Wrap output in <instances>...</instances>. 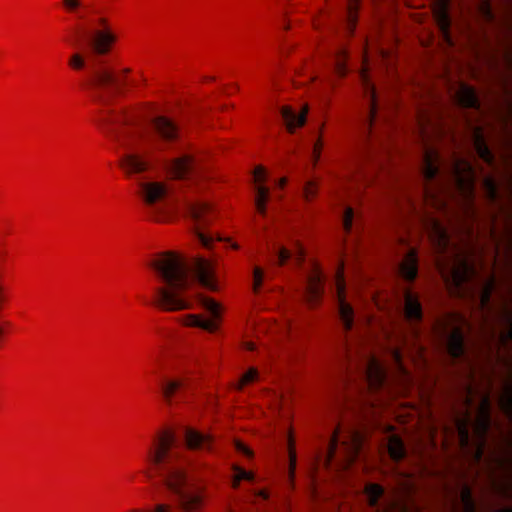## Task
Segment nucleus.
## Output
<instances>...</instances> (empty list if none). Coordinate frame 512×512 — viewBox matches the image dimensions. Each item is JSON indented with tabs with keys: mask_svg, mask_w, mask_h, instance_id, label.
I'll list each match as a JSON object with an SVG mask.
<instances>
[{
	"mask_svg": "<svg viewBox=\"0 0 512 512\" xmlns=\"http://www.w3.org/2000/svg\"><path fill=\"white\" fill-rule=\"evenodd\" d=\"M161 285L154 289V304L165 311L191 309L194 300L210 314L211 319L199 315H188L184 319L187 326L198 327L208 332L218 329L222 308L219 303L201 294L190 295L189 288L196 279L206 289L216 291L212 263L198 257L193 266L173 252H164L150 262Z\"/></svg>",
	"mask_w": 512,
	"mask_h": 512,
	"instance_id": "1",
	"label": "nucleus"
},
{
	"mask_svg": "<svg viewBox=\"0 0 512 512\" xmlns=\"http://www.w3.org/2000/svg\"><path fill=\"white\" fill-rule=\"evenodd\" d=\"M116 40L117 36L105 18L90 20L76 32V45L83 44L84 52H76L69 59L70 67L75 70L88 67L85 86L93 100L102 106L112 102L122 84L106 60Z\"/></svg>",
	"mask_w": 512,
	"mask_h": 512,
	"instance_id": "2",
	"label": "nucleus"
},
{
	"mask_svg": "<svg viewBox=\"0 0 512 512\" xmlns=\"http://www.w3.org/2000/svg\"><path fill=\"white\" fill-rule=\"evenodd\" d=\"M186 450L170 431L157 436L147 450L145 460L149 478L156 477L174 495L177 508L182 512H197L202 507V497L190 486L186 472Z\"/></svg>",
	"mask_w": 512,
	"mask_h": 512,
	"instance_id": "3",
	"label": "nucleus"
},
{
	"mask_svg": "<svg viewBox=\"0 0 512 512\" xmlns=\"http://www.w3.org/2000/svg\"><path fill=\"white\" fill-rule=\"evenodd\" d=\"M100 121L103 131L120 148L130 149L141 137L140 131L136 128V118L123 109H103Z\"/></svg>",
	"mask_w": 512,
	"mask_h": 512,
	"instance_id": "4",
	"label": "nucleus"
},
{
	"mask_svg": "<svg viewBox=\"0 0 512 512\" xmlns=\"http://www.w3.org/2000/svg\"><path fill=\"white\" fill-rule=\"evenodd\" d=\"M363 444L364 435L359 429L348 427L342 431L338 426L328 445L327 461L330 464L339 460L340 465L348 467L360 456Z\"/></svg>",
	"mask_w": 512,
	"mask_h": 512,
	"instance_id": "5",
	"label": "nucleus"
},
{
	"mask_svg": "<svg viewBox=\"0 0 512 512\" xmlns=\"http://www.w3.org/2000/svg\"><path fill=\"white\" fill-rule=\"evenodd\" d=\"M467 324L466 319L458 314H450L445 319L436 322L433 329L440 344L454 360L465 356V337L462 329L456 323Z\"/></svg>",
	"mask_w": 512,
	"mask_h": 512,
	"instance_id": "6",
	"label": "nucleus"
},
{
	"mask_svg": "<svg viewBox=\"0 0 512 512\" xmlns=\"http://www.w3.org/2000/svg\"><path fill=\"white\" fill-rule=\"evenodd\" d=\"M147 214L155 221H164L173 209V200L166 186L158 182L139 183Z\"/></svg>",
	"mask_w": 512,
	"mask_h": 512,
	"instance_id": "7",
	"label": "nucleus"
},
{
	"mask_svg": "<svg viewBox=\"0 0 512 512\" xmlns=\"http://www.w3.org/2000/svg\"><path fill=\"white\" fill-rule=\"evenodd\" d=\"M186 209L196 224V235L200 244L209 249L211 248L214 237L203 231V226L208 222L209 216L213 213L209 203L204 201H189Z\"/></svg>",
	"mask_w": 512,
	"mask_h": 512,
	"instance_id": "8",
	"label": "nucleus"
},
{
	"mask_svg": "<svg viewBox=\"0 0 512 512\" xmlns=\"http://www.w3.org/2000/svg\"><path fill=\"white\" fill-rule=\"evenodd\" d=\"M455 292L463 297H473L474 282L478 281V272L466 260L461 261L459 267L451 271Z\"/></svg>",
	"mask_w": 512,
	"mask_h": 512,
	"instance_id": "9",
	"label": "nucleus"
},
{
	"mask_svg": "<svg viewBox=\"0 0 512 512\" xmlns=\"http://www.w3.org/2000/svg\"><path fill=\"white\" fill-rule=\"evenodd\" d=\"M169 174L176 179H189L198 172V162L193 154L185 153L168 160L165 164Z\"/></svg>",
	"mask_w": 512,
	"mask_h": 512,
	"instance_id": "10",
	"label": "nucleus"
},
{
	"mask_svg": "<svg viewBox=\"0 0 512 512\" xmlns=\"http://www.w3.org/2000/svg\"><path fill=\"white\" fill-rule=\"evenodd\" d=\"M153 132L156 136V148L162 149V144L172 143L179 139L180 132L177 124L165 116H158L152 121Z\"/></svg>",
	"mask_w": 512,
	"mask_h": 512,
	"instance_id": "11",
	"label": "nucleus"
},
{
	"mask_svg": "<svg viewBox=\"0 0 512 512\" xmlns=\"http://www.w3.org/2000/svg\"><path fill=\"white\" fill-rule=\"evenodd\" d=\"M428 238L439 254H444L450 247V238L440 221L432 217L423 220Z\"/></svg>",
	"mask_w": 512,
	"mask_h": 512,
	"instance_id": "12",
	"label": "nucleus"
},
{
	"mask_svg": "<svg viewBox=\"0 0 512 512\" xmlns=\"http://www.w3.org/2000/svg\"><path fill=\"white\" fill-rule=\"evenodd\" d=\"M337 304L339 319L345 331L352 330L354 326V310L345 298V282L343 276L337 280Z\"/></svg>",
	"mask_w": 512,
	"mask_h": 512,
	"instance_id": "13",
	"label": "nucleus"
},
{
	"mask_svg": "<svg viewBox=\"0 0 512 512\" xmlns=\"http://www.w3.org/2000/svg\"><path fill=\"white\" fill-rule=\"evenodd\" d=\"M362 375L368 386L373 389L380 388L385 382V371L378 360L371 356H366L362 367Z\"/></svg>",
	"mask_w": 512,
	"mask_h": 512,
	"instance_id": "14",
	"label": "nucleus"
},
{
	"mask_svg": "<svg viewBox=\"0 0 512 512\" xmlns=\"http://www.w3.org/2000/svg\"><path fill=\"white\" fill-rule=\"evenodd\" d=\"M184 437L187 448L199 451H212L213 439L210 435L192 428H186Z\"/></svg>",
	"mask_w": 512,
	"mask_h": 512,
	"instance_id": "15",
	"label": "nucleus"
},
{
	"mask_svg": "<svg viewBox=\"0 0 512 512\" xmlns=\"http://www.w3.org/2000/svg\"><path fill=\"white\" fill-rule=\"evenodd\" d=\"M499 321L505 326V330L497 332L494 329L490 332L492 338H497L501 345H506L508 342L512 343V311L503 304L499 313Z\"/></svg>",
	"mask_w": 512,
	"mask_h": 512,
	"instance_id": "16",
	"label": "nucleus"
},
{
	"mask_svg": "<svg viewBox=\"0 0 512 512\" xmlns=\"http://www.w3.org/2000/svg\"><path fill=\"white\" fill-rule=\"evenodd\" d=\"M254 180L258 183L256 187L255 206L259 214L264 215L266 203L269 199V189L263 185L265 181V170L263 167H257L254 172Z\"/></svg>",
	"mask_w": 512,
	"mask_h": 512,
	"instance_id": "17",
	"label": "nucleus"
},
{
	"mask_svg": "<svg viewBox=\"0 0 512 512\" xmlns=\"http://www.w3.org/2000/svg\"><path fill=\"white\" fill-rule=\"evenodd\" d=\"M121 168L129 175L139 174L147 170L148 162L136 153L126 152L120 157Z\"/></svg>",
	"mask_w": 512,
	"mask_h": 512,
	"instance_id": "18",
	"label": "nucleus"
},
{
	"mask_svg": "<svg viewBox=\"0 0 512 512\" xmlns=\"http://www.w3.org/2000/svg\"><path fill=\"white\" fill-rule=\"evenodd\" d=\"M323 293V278L320 271L316 268L307 276L306 298L313 305Z\"/></svg>",
	"mask_w": 512,
	"mask_h": 512,
	"instance_id": "19",
	"label": "nucleus"
},
{
	"mask_svg": "<svg viewBox=\"0 0 512 512\" xmlns=\"http://www.w3.org/2000/svg\"><path fill=\"white\" fill-rule=\"evenodd\" d=\"M365 494L368 504L374 509V512H392L394 504H387L383 507L379 505V501L384 495V489L381 485L376 483L367 484Z\"/></svg>",
	"mask_w": 512,
	"mask_h": 512,
	"instance_id": "20",
	"label": "nucleus"
},
{
	"mask_svg": "<svg viewBox=\"0 0 512 512\" xmlns=\"http://www.w3.org/2000/svg\"><path fill=\"white\" fill-rule=\"evenodd\" d=\"M399 271L404 279L413 281L418 274L417 251L410 248L399 265Z\"/></svg>",
	"mask_w": 512,
	"mask_h": 512,
	"instance_id": "21",
	"label": "nucleus"
},
{
	"mask_svg": "<svg viewBox=\"0 0 512 512\" xmlns=\"http://www.w3.org/2000/svg\"><path fill=\"white\" fill-rule=\"evenodd\" d=\"M405 317L412 323H419L423 317L422 305L411 291L405 292Z\"/></svg>",
	"mask_w": 512,
	"mask_h": 512,
	"instance_id": "22",
	"label": "nucleus"
},
{
	"mask_svg": "<svg viewBox=\"0 0 512 512\" xmlns=\"http://www.w3.org/2000/svg\"><path fill=\"white\" fill-rule=\"evenodd\" d=\"M307 112V107H305L300 113H296L289 107L282 108L281 115L289 132L293 133L295 128L301 127L305 124Z\"/></svg>",
	"mask_w": 512,
	"mask_h": 512,
	"instance_id": "23",
	"label": "nucleus"
},
{
	"mask_svg": "<svg viewBox=\"0 0 512 512\" xmlns=\"http://www.w3.org/2000/svg\"><path fill=\"white\" fill-rule=\"evenodd\" d=\"M437 154L432 150H426L423 156V169L422 175L425 181L432 182L439 174V167L437 165Z\"/></svg>",
	"mask_w": 512,
	"mask_h": 512,
	"instance_id": "24",
	"label": "nucleus"
},
{
	"mask_svg": "<svg viewBox=\"0 0 512 512\" xmlns=\"http://www.w3.org/2000/svg\"><path fill=\"white\" fill-rule=\"evenodd\" d=\"M368 92H369V98H370V108H369V115L367 117V120L365 122V125H364V130H363V137L365 138V140H369L370 137L372 136V133H373V130H374V127H375V123H376V118H377V101H376V94H375V90L373 87H369L368 88Z\"/></svg>",
	"mask_w": 512,
	"mask_h": 512,
	"instance_id": "25",
	"label": "nucleus"
},
{
	"mask_svg": "<svg viewBox=\"0 0 512 512\" xmlns=\"http://www.w3.org/2000/svg\"><path fill=\"white\" fill-rule=\"evenodd\" d=\"M276 263L284 265L288 260L294 259L298 264L304 260V249L300 244H296L295 250L291 251L285 247L275 249Z\"/></svg>",
	"mask_w": 512,
	"mask_h": 512,
	"instance_id": "26",
	"label": "nucleus"
},
{
	"mask_svg": "<svg viewBox=\"0 0 512 512\" xmlns=\"http://www.w3.org/2000/svg\"><path fill=\"white\" fill-rule=\"evenodd\" d=\"M477 285H479L478 297L480 306L483 310H487L489 312L491 310L490 299L495 286V279L494 277H491L487 280L481 279Z\"/></svg>",
	"mask_w": 512,
	"mask_h": 512,
	"instance_id": "27",
	"label": "nucleus"
},
{
	"mask_svg": "<svg viewBox=\"0 0 512 512\" xmlns=\"http://www.w3.org/2000/svg\"><path fill=\"white\" fill-rule=\"evenodd\" d=\"M161 392L165 400L170 403L172 401V397L177 391H180L185 388V381L183 379H166L163 378L160 383Z\"/></svg>",
	"mask_w": 512,
	"mask_h": 512,
	"instance_id": "28",
	"label": "nucleus"
},
{
	"mask_svg": "<svg viewBox=\"0 0 512 512\" xmlns=\"http://www.w3.org/2000/svg\"><path fill=\"white\" fill-rule=\"evenodd\" d=\"M460 103L466 108H478L479 100L473 88L463 85L458 93Z\"/></svg>",
	"mask_w": 512,
	"mask_h": 512,
	"instance_id": "29",
	"label": "nucleus"
},
{
	"mask_svg": "<svg viewBox=\"0 0 512 512\" xmlns=\"http://www.w3.org/2000/svg\"><path fill=\"white\" fill-rule=\"evenodd\" d=\"M475 149L479 157L488 163L489 165H492L494 162V156L491 152L490 148L488 147L487 143L485 142V139L483 138L480 131H478L475 135Z\"/></svg>",
	"mask_w": 512,
	"mask_h": 512,
	"instance_id": "30",
	"label": "nucleus"
},
{
	"mask_svg": "<svg viewBox=\"0 0 512 512\" xmlns=\"http://www.w3.org/2000/svg\"><path fill=\"white\" fill-rule=\"evenodd\" d=\"M388 451L394 461L402 460L406 455L404 443L400 437L393 435L388 442Z\"/></svg>",
	"mask_w": 512,
	"mask_h": 512,
	"instance_id": "31",
	"label": "nucleus"
},
{
	"mask_svg": "<svg viewBox=\"0 0 512 512\" xmlns=\"http://www.w3.org/2000/svg\"><path fill=\"white\" fill-rule=\"evenodd\" d=\"M466 169L467 171L469 172V177L470 179H462V177L459 175V167H458V164L455 165L454 167V170H455V177L457 178V181L459 182V185L460 186H463V188L466 190L465 192L471 196L473 194V169L471 167V165L469 163H466Z\"/></svg>",
	"mask_w": 512,
	"mask_h": 512,
	"instance_id": "32",
	"label": "nucleus"
},
{
	"mask_svg": "<svg viewBox=\"0 0 512 512\" xmlns=\"http://www.w3.org/2000/svg\"><path fill=\"white\" fill-rule=\"evenodd\" d=\"M502 410L512 417V382L509 383L500 399Z\"/></svg>",
	"mask_w": 512,
	"mask_h": 512,
	"instance_id": "33",
	"label": "nucleus"
},
{
	"mask_svg": "<svg viewBox=\"0 0 512 512\" xmlns=\"http://www.w3.org/2000/svg\"><path fill=\"white\" fill-rule=\"evenodd\" d=\"M360 0H348L347 3V21L349 30L352 33L357 19V9L359 5Z\"/></svg>",
	"mask_w": 512,
	"mask_h": 512,
	"instance_id": "34",
	"label": "nucleus"
},
{
	"mask_svg": "<svg viewBox=\"0 0 512 512\" xmlns=\"http://www.w3.org/2000/svg\"><path fill=\"white\" fill-rule=\"evenodd\" d=\"M234 478H233V487L238 488L240 485V482L242 480L246 481H253L254 480V474L252 472L246 471L245 469L235 466L234 467Z\"/></svg>",
	"mask_w": 512,
	"mask_h": 512,
	"instance_id": "35",
	"label": "nucleus"
},
{
	"mask_svg": "<svg viewBox=\"0 0 512 512\" xmlns=\"http://www.w3.org/2000/svg\"><path fill=\"white\" fill-rule=\"evenodd\" d=\"M489 399L486 397L482 404L480 425L484 432H486L490 426V413H489Z\"/></svg>",
	"mask_w": 512,
	"mask_h": 512,
	"instance_id": "36",
	"label": "nucleus"
},
{
	"mask_svg": "<svg viewBox=\"0 0 512 512\" xmlns=\"http://www.w3.org/2000/svg\"><path fill=\"white\" fill-rule=\"evenodd\" d=\"M289 477L292 480L295 473L296 468V453L293 448L292 439H289Z\"/></svg>",
	"mask_w": 512,
	"mask_h": 512,
	"instance_id": "37",
	"label": "nucleus"
},
{
	"mask_svg": "<svg viewBox=\"0 0 512 512\" xmlns=\"http://www.w3.org/2000/svg\"><path fill=\"white\" fill-rule=\"evenodd\" d=\"M354 217V211L351 207H346L343 215V228L346 232H350L352 228V222Z\"/></svg>",
	"mask_w": 512,
	"mask_h": 512,
	"instance_id": "38",
	"label": "nucleus"
},
{
	"mask_svg": "<svg viewBox=\"0 0 512 512\" xmlns=\"http://www.w3.org/2000/svg\"><path fill=\"white\" fill-rule=\"evenodd\" d=\"M258 376V372L256 369L251 368L249 369L245 374H243L239 384L238 388L241 389L244 385L254 381Z\"/></svg>",
	"mask_w": 512,
	"mask_h": 512,
	"instance_id": "39",
	"label": "nucleus"
},
{
	"mask_svg": "<svg viewBox=\"0 0 512 512\" xmlns=\"http://www.w3.org/2000/svg\"><path fill=\"white\" fill-rule=\"evenodd\" d=\"M253 277H254V283H253V289L255 292H258L262 285L263 281V270L259 267H255L253 271Z\"/></svg>",
	"mask_w": 512,
	"mask_h": 512,
	"instance_id": "40",
	"label": "nucleus"
},
{
	"mask_svg": "<svg viewBox=\"0 0 512 512\" xmlns=\"http://www.w3.org/2000/svg\"><path fill=\"white\" fill-rule=\"evenodd\" d=\"M439 22H440V26L443 29V31L447 32V30L449 29V26H450V19H449V16H448L445 8H443L439 12Z\"/></svg>",
	"mask_w": 512,
	"mask_h": 512,
	"instance_id": "41",
	"label": "nucleus"
},
{
	"mask_svg": "<svg viewBox=\"0 0 512 512\" xmlns=\"http://www.w3.org/2000/svg\"><path fill=\"white\" fill-rule=\"evenodd\" d=\"M463 500L465 502L467 512H475L474 511V503L471 497V492L469 489H466L463 493Z\"/></svg>",
	"mask_w": 512,
	"mask_h": 512,
	"instance_id": "42",
	"label": "nucleus"
},
{
	"mask_svg": "<svg viewBox=\"0 0 512 512\" xmlns=\"http://www.w3.org/2000/svg\"><path fill=\"white\" fill-rule=\"evenodd\" d=\"M63 5L70 12H76V10L82 6L81 0H63Z\"/></svg>",
	"mask_w": 512,
	"mask_h": 512,
	"instance_id": "43",
	"label": "nucleus"
},
{
	"mask_svg": "<svg viewBox=\"0 0 512 512\" xmlns=\"http://www.w3.org/2000/svg\"><path fill=\"white\" fill-rule=\"evenodd\" d=\"M458 429L462 442L466 444L469 439V433L464 421H458Z\"/></svg>",
	"mask_w": 512,
	"mask_h": 512,
	"instance_id": "44",
	"label": "nucleus"
},
{
	"mask_svg": "<svg viewBox=\"0 0 512 512\" xmlns=\"http://www.w3.org/2000/svg\"><path fill=\"white\" fill-rule=\"evenodd\" d=\"M235 448H236V450L239 453H242L246 457H252L253 456L252 450L249 447H247L244 443H242L240 441L235 442Z\"/></svg>",
	"mask_w": 512,
	"mask_h": 512,
	"instance_id": "45",
	"label": "nucleus"
},
{
	"mask_svg": "<svg viewBox=\"0 0 512 512\" xmlns=\"http://www.w3.org/2000/svg\"><path fill=\"white\" fill-rule=\"evenodd\" d=\"M304 194L307 200H310L316 194V186L313 182L306 184Z\"/></svg>",
	"mask_w": 512,
	"mask_h": 512,
	"instance_id": "46",
	"label": "nucleus"
},
{
	"mask_svg": "<svg viewBox=\"0 0 512 512\" xmlns=\"http://www.w3.org/2000/svg\"><path fill=\"white\" fill-rule=\"evenodd\" d=\"M344 58L345 57L343 56V60L339 59L338 62H337V66H336L337 72L340 75H344L346 73V67H345V63H344Z\"/></svg>",
	"mask_w": 512,
	"mask_h": 512,
	"instance_id": "47",
	"label": "nucleus"
},
{
	"mask_svg": "<svg viewBox=\"0 0 512 512\" xmlns=\"http://www.w3.org/2000/svg\"><path fill=\"white\" fill-rule=\"evenodd\" d=\"M321 147H322V144L320 141H317L315 144H314V148H313V154H314V157H315V161H317L320 157V150H321Z\"/></svg>",
	"mask_w": 512,
	"mask_h": 512,
	"instance_id": "48",
	"label": "nucleus"
},
{
	"mask_svg": "<svg viewBox=\"0 0 512 512\" xmlns=\"http://www.w3.org/2000/svg\"><path fill=\"white\" fill-rule=\"evenodd\" d=\"M487 185L489 186V191H490L491 197L495 198L497 191H496L494 182L492 180H487Z\"/></svg>",
	"mask_w": 512,
	"mask_h": 512,
	"instance_id": "49",
	"label": "nucleus"
},
{
	"mask_svg": "<svg viewBox=\"0 0 512 512\" xmlns=\"http://www.w3.org/2000/svg\"><path fill=\"white\" fill-rule=\"evenodd\" d=\"M255 496L259 497L263 500H267L269 498V493L265 490H259V491L255 492Z\"/></svg>",
	"mask_w": 512,
	"mask_h": 512,
	"instance_id": "50",
	"label": "nucleus"
},
{
	"mask_svg": "<svg viewBox=\"0 0 512 512\" xmlns=\"http://www.w3.org/2000/svg\"><path fill=\"white\" fill-rule=\"evenodd\" d=\"M393 358H394L396 364L401 366V358H402V356H401V353L399 351H397V350L393 351Z\"/></svg>",
	"mask_w": 512,
	"mask_h": 512,
	"instance_id": "51",
	"label": "nucleus"
},
{
	"mask_svg": "<svg viewBox=\"0 0 512 512\" xmlns=\"http://www.w3.org/2000/svg\"><path fill=\"white\" fill-rule=\"evenodd\" d=\"M498 512H512V507H505V508L499 510Z\"/></svg>",
	"mask_w": 512,
	"mask_h": 512,
	"instance_id": "52",
	"label": "nucleus"
},
{
	"mask_svg": "<svg viewBox=\"0 0 512 512\" xmlns=\"http://www.w3.org/2000/svg\"><path fill=\"white\" fill-rule=\"evenodd\" d=\"M425 193H426L427 197H431V198L434 197L433 192L430 191L428 188L426 189Z\"/></svg>",
	"mask_w": 512,
	"mask_h": 512,
	"instance_id": "53",
	"label": "nucleus"
},
{
	"mask_svg": "<svg viewBox=\"0 0 512 512\" xmlns=\"http://www.w3.org/2000/svg\"><path fill=\"white\" fill-rule=\"evenodd\" d=\"M278 184L280 187H283L286 184V179L285 178L280 179Z\"/></svg>",
	"mask_w": 512,
	"mask_h": 512,
	"instance_id": "54",
	"label": "nucleus"
},
{
	"mask_svg": "<svg viewBox=\"0 0 512 512\" xmlns=\"http://www.w3.org/2000/svg\"><path fill=\"white\" fill-rule=\"evenodd\" d=\"M346 357L349 359L352 357L351 352L348 347L346 348Z\"/></svg>",
	"mask_w": 512,
	"mask_h": 512,
	"instance_id": "55",
	"label": "nucleus"
},
{
	"mask_svg": "<svg viewBox=\"0 0 512 512\" xmlns=\"http://www.w3.org/2000/svg\"><path fill=\"white\" fill-rule=\"evenodd\" d=\"M507 464H508L509 466H511V465H512V461H511V459H510V458H508V459H507Z\"/></svg>",
	"mask_w": 512,
	"mask_h": 512,
	"instance_id": "56",
	"label": "nucleus"
},
{
	"mask_svg": "<svg viewBox=\"0 0 512 512\" xmlns=\"http://www.w3.org/2000/svg\"><path fill=\"white\" fill-rule=\"evenodd\" d=\"M232 247H233L234 249H238V248H239V246H238L236 243L232 244Z\"/></svg>",
	"mask_w": 512,
	"mask_h": 512,
	"instance_id": "57",
	"label": "nucleus"
},
{
	"mask_svg": "<svg viewBox=\"0 0 512 512\" xmlns=\"http://www.w3.org/2000/svg\"><path fill=\"white\" fill-rule=\"evenodd\" d=\"M364 82H368V81H367V79H364ZM369 87H372V86H371L369 83H367V89H368Z\"/></svg>",
	"mask_w": 512,
	"mask_h": 512,
	"instance_id": "58",
	"label": "nucleus"
},
{
	"mask_svg": "<svg viewBox=\"0 0 512 512\" xmlns=\"http://www.w3.org/2000/svg\"><path fill=\"white\" fill-rule=\"evenodd\" d=\"M123 72L127 74V73L130 72V70L129 69H124Z\"/></svg>",
	"mask_w": 512,
	"mask_h": 512,
	"instance_id": "59",
	"label": "nucleus"
},
{
	"mask_svg": "<svg viewBox=\"0 0 512 512\" xmlns=\"http://www.w3.org/2000/svg\"><path fill=\"white\" fill-rule=\"evenodd\" d=\"M2 333V329L0 328V334Z\"/></svg>",
	"mask_w": 512,
	"mask_h": 512,
	"instance_id": "60",
	"label": "nucleus"
}]
</instances>
